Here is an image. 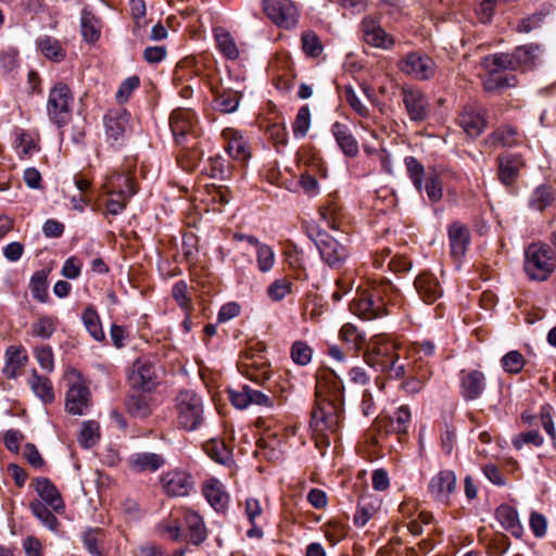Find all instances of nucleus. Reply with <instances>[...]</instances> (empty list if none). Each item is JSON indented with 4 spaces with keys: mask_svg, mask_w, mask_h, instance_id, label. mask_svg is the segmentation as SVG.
Returning <instances> with one entry per match:
<instances>
[{
    "mask_svg": "<svg viewBox=\"0 0 556 556\" xmlns=\"http://www.w3.org/2000/svg\"><path fill=\"white\" fill-rule=\"evenodd\" d=\"M33 296L41 303L48 300V283L47 273L45 270L36 271L30 279L29 283Z\"/></svg>",
    "mask_w": 556,
    "mask_h": 556,
    "instance_id": "53",
    "label": "nucleus"
},
{
    "mask_svg": "<svg viewBox=\"0 0 556 556\" xmlns=\"http://www.w3.org/2000/svg\"><path fill=\"white\" fill-rule=\"evenodd\" d=\"M100 439V426L94 420L84 421L79 435L78 442L84 448H90L94 446Z\"/></svg>",
    "mask_w": 556,
    "mask_h": 556,
    "instance_id": "45",
    "label": "nucleus"
},
{
    "mask_svg": "<svg viewBox=\"0 0 556 556\" xmlns=\"http://www.w3.org/2000/svg\"><path fill=\"white\" fill-rule=\"evenodd\" d=\"M392 292H394L393 286L388 281L374 283L366 289H358L350 303V309L365 320L382 317L387 315L384 298H389Z\"/></svg>",
    "mask_w": 556,
    "mask_h": 556,
    "instance_id": "3",
    "label": "nucleus"
},
{
    "mask_svg": "<svg viewBox=\"0 0 556 556\" xmlns=\"http://www.w3.org/2000/svg\"><path fill=\"white\" fill-rule=\"evenodd\" d=\"M203 494L216 511L220 513L227 508L229 496L217 479H210L203 484Z\"/></svg>",
    "mask_w": 556,
    "mask_h": 556,
    "instance_id": "29",
    "label": "nucleus"
},
{
    "mask_svg": "<svg viewBox=\"0 0 556 556\" xmlns=\"http://www.w3.org/2000/svg\"><path fill=\"white\" fill-rule=\"evenodd\" d=\"M56 328V320L51 316H41L37 321L30 326V333L33 337L41 338L43 340L52 337Z\"/></svg>",
    "mask_w": 556,
    "mask_h": 556,
    "instance_id": "51",
    "label": "nucleus"
},
{
    "mask_svg": "<svg viewBox=\"0 0 556 556\" xmlns=\"http://www.w3.org/2000/svg\"><path fill=\"white\" fill-rule=\"evenodd\" d=\"M140 85V79L138 76H130L123 80L116 91V99L118 102H126L134 90H136Z\"/></svg>",
    "mask_w": 556,
    "mask_h": 556,
    "instance_id": "64",
    "label": "nucleus"
},
{
    "mask_svg": "<svg viewBox=\"0 0 556 556\" xmlns=\"http://www.w3.org/2000/svg\"><path fill=\"white\" fill-rule=\"evenodd\" d=\"M103 187L106 194L112 195L122 194L131 198L137 192L132 176L124 172H114L109 175Z\"/></svg>",
    "mask_w": 556,
    "mask_h": 556,
    "instance_id": "19",
    "label": "nucleus"
},
{
    "mask_svg": "<svg viewBox=\"0 0 556 556\" xmlns=\"http://www.w3.org/2000/svg\"><path fill=\"white\" fill-rule=\"evenodd\" d=\"M340 339L343 341L348 348L355 353H358L363 350L366 338L364 333L352 324H344L340 330Z\"/></svg>",
    "mask_w": 556,
    "mask_h": 556,
    "instance_id": "37",
    "label": "nucleus"
},
{
    "mask_svg": "<svg viewBox=\"0 0 556 556\" xmlns=\"http://www.w3.org/2000/svg\"><path fill=\"white\" fill-rule=\"evenodd\" d=\"M456 490V475L453 470L444 469L433 476L428 484L431 496L441 502L447 503Z\"/></svg>",
    "mask_w": 556,
    "mask_h": 556,
    "instance_id": "15",
    "label": "nucleus"
},
{
    "mask_svg": "<svg viewBox=\"0 0 556 556\" xmlns=\"http://www.w3.org/2000/svg\"><path fill=\"white\" fill-rule=\"evenodd\" d=\"M501 365L506 372L516 375L523 369L526 361L519 351L513 350L502 357Z\"/></svg>",
    "mask_w": 556,
    "mask_h": 556,
    "instance_id": "56",
    "label": "nucleus"
},
{
    "mask_svg": "<svg viewBox=\"0 0 556 556\" xmlns=\"http://www.w3.org/2000/svg\"><path fill=\"white\" fill-rule=\"evenodd\" d=\"M399 67L405 75L419 80L432 78L437 71L434 61L427 54L420 52L407 53L399 63Z\"/></svg>",
    "mask_w": 556,
    "mask_h": 556,
    "instance_id": "11",
    "label": "nucleus"
},
{
    "mask_svg": "<svg viewBox=\"0 0 556 556\" xmlns=\"http://www.w3.org/2000/svg\"><path fill=\"white\" fill-rule=\"evenodd\" d=\"M523 166L522 159L517 154H508L498 157V178L505 186H510L518 177Z\"/></svg>",
    "mask_w": 556,
    "mask_h": 556,
    "instance_id": "30",
    "label": "nucleus"
},
{
    "mask_svg": "<svg viewBox=\"0 0 556 556\" xmlns=\"http://www.w3.org/2000/svg\"><path fill=\"white\" fill-rule=\"evenodd\" d=\"M197 116L192 110L176 109L169 117V126L177 143L181 144L189 135L195 132Z\"/></svg>",
    "mask_w": 556,
    "mask_h": 556,
    "instance_id": "14",
    "label": "nucleus"
},
{
    "mask_svg": "<svg viewBox=\"0 0 556 556\" xmlns=\"http://www.w3.org/2000/svg\"><path fill=\"white\" fill-rule=\"evenodd\" d=\"M103 123L110 146H122L129 128V114L125 110L110 111L104 115Z\"/></svg>",
    "mask_w": 556,
    "mask_h": 556,
    "instance_id": "12",
    "label": "nucleus"
},
{
    "mask_svg": "<svg viewBox=\"0 0 556 556\" xmlns=\"http://www.w3.org/2000/svg\"><path fill=\"white\" fill-rule=\"evenodd\" d=\"M90 404V391L81 382L73 383L66 392L65 408L72 415H84Z\"/></svg>",
    "mask_w": 556,
    "mask_h": 556,
    "instance_id": "17",
    "label": "nucleus"
},
{
    "mask_svg": "<svg viewBox=\"0 0 556 556\" xmlns=\"http://www.w3.org/2000/svg\"><path fill=\"white\" fill-rule=\"evenodd\" d=\"M412 414L406 405L400 406L391 417V428L397 434H406L410 426Z\"/></svg>",
    "mask_w": 556,
    "mask_h": 556,
    "instance_id": "52",
    "label": "nucleus"
},
{
    "mask_svg": "<svg viewBox=\"0 0 556 556\" xmlns=\"http://www.w3.org/2000/svg\"><path fill=\"white\" fill-rule=\"evenodd\" d=\"M172 295L182 309L187 312L191 309L192 302L188 294V285L186 283V281H177L173 286Z\"/></svg>",
    "mask_w": 556,
    "mask_h": 556,
    "instance_id": "59",
    "label": "nucleus"
},
{
    "mask_svg": "<svg viewBox=\"0 0 556 556\" xmlns=\"http://www.w3.org/2000/svg\"><path fill=\"white\" fill-rule=\"evenodd\" d=\"M129 467L137 472L156 471L166 464L162 454L141 452L132 454L128 459Z\"/></svg>",
    "mask_w": 556,
    "mask_h": 556,
    "instance_id": "27",
    "label": "nucleus"
},
{
    "mask_svg": "<svg viewBox=\"0 0 556 556\" xmlns=\"http://www.w3.org/2000/svg\"><path fill=\"white\" fill-rule=\"evenodd\" d=\"M177 428L187 432L199 430L205 421L204 401L193 390L180 391L174 400Z\"/></svg>",
    "mask_w": 556,
    "mask_h": 556,
    "instance_id": "4",
    "label": "nucleus"
},
{
    "mask_svg": "<svg viewBox=\"0 0 556 556\" xmlns=\"http://www.w3.org/2000/svg\"><path fill=\"white\" fill-rule=\"evenodd\" d=\"M545 14L534 13L528 17L522 18L517 25L516 30L520 34H530L542 27Z\"/></svg>",
    "mask_w": 556,
    "mask_h": 556,
    "instance_id": "63",
    "label": "nucleus"
},
{
    "mask_svg": "<svg viewBox=\"0 0 556 556\" xmlns=\"http://www.w3.org/2000/svg\"><path fill=\"white\" fill-rule=\"evenodd\" d=\"M484 65L488 71L503 73L504 71H516L513 53H495L484 59Z\"/></svg>",
    "mask_w": 556,
    "mask_h": 556,
    "instance_id": "44",
    "label": "nucleus"
},
{
    "mask_svg": "<svg viewBox=\"0 0 556 556\" xmlns=\"http://www.w3.org/2000/svg\"><path fill=\"white\" fill-rule=\"evenodd\" d=\"M103 530L96 528V529H88L86 530L83 535V544L84 547L87 549V552L92 556H104L103 552Z\"/></svg>",
    "mask_w": 556,
    "mask_h": 556,
    "instance_id": "41",
    "label": "nucleus"
},
{
    "mask_svg": "<svg viewBox=\"0 0 556 556\" xmlns=\"http://www.w3.org/2000/svg\"><path fill=\"white\" fill-rule=\"evenodd\" d=\"M404 163L407 175L416 190L420 192L425 188L427 197L431 202L440 201L443 195V189L437 170L430 169L426 173L424 165L414 156H406Z\"/></svg>",
    "mask_w": 556,
    "mask_h": 556,
    "instance_id": "7",
    "label": "nucleus"
},
{
    "mask_svg": "<svg viewBox=\"0 0 556 556\" xmlns=\"http://www.w3.org/2000/svg\"><path fill=\"white\" fill-rule=\"evenodd\" d=\"M128 413L135 418H146L152 413L150 399L142 393H134L128 396L126 402Z\"/></svg>",
    "mask_w": 556,
    "mask_h": 556,
    "instance_id": "38",
    "label": "nucleus"
},
{
    "mask_svg": "<svg viewBox=\"0 0 556 556\" xmlns=\"http://www.w3.org/2000/svg\"><path fill=\"white\" fill-rule=\"evenodd\" d=\"M264 12L277 26L286 29L294 27L299 13L291 0H264Z\"/></svg>",
    "mask_w": 556,
    "mask_h": 556,
    "instance_id": "10",
    "label": "nucleus"
},
{
    "mask_svg": "<svg viewBox=\"0 0 556 556\" xmlns=\"http://www.w3.org/2000/svg\"><path fill=\"white\" fill-rule=\"evenodd\" d=\"M486 91H501L508 87L515 86V77L495 71H489L488 77L483 81Z\"/></svg>",
    "mask_w": 556,
    "mask_h": 556,
    "instance_id": "47",
    "label": "nucleus"
},
{
    "mask_svg": "<svg viewBox=\"0 0 556 556\" xmlns=\"http://www.w3.org/2000/svg\"><path fill=\"white\" fill-rule=\"evenodd\" d=\"M35 357L40 367L47 372H52L54 369L53 352L49 345L36 346L34 351Z\"/></svg>",
    "mask_w": 556,
    "mask_h": 556,
    "instance_id": "60",
    "label": "nucleus"
},
{
    "mask_svg": "<svg viewBox=\"0 0 556 556\" xmlns=\"http://www.w3.org/2000/svg\"><path fill=\"white\" fill-rule=\"evenodd\" d=\"M362 29L366 42L374 47L388 49L394 43L393 38L371 17L363 20Z\"/></svg>",
    "mask_w": 556,
    "mask_h": 556,
    "instance_id": "22",
    "label": "nucleus"
},
{
    "mask_svg": "<svg viewBox=\"0 0 556 556\" xmlns=\"http://www.w3.org/2000/svg\"><path fill=\"white\" fill-rule=\"evenodd\" d=\"M402 359L406 361L408 358L414 357L415 359H419L422 356L430 357L434 354L435 346L430 341H424L420 343H414L410 349H407L402 345Z\"/></svg>",
    "mask_w": 556,
    "mask_h": 556,
    "instance_id": "54",
    "label": "nucleus"
},
{
    "mask_svg": "<svg viewBox=\"0 0 556 556\" xmlns=\"http://www.w3.org/2000/svg\"><path fill=\"white\" fill-rule=\"evenodd\" d=\"M311 128V110L307 104L301 106L292 123V134L295 139H303Z\"/></svg>",
    "mask_w": 556,
    "mask_h": 556,
    "instance_id": "46",
    "label": "nucleus"
},
{
    "mask_svg": "<svg viewBox=\"0 0 556 556\" xmlns=\"http://www.w3.org/2000/svg\"><path fill=\"white\" fill-rule=\"evenodd\" d=\"M402 350V344L396 340L377 334L367 343L364 359L368 366L390 379H404L401 387L407 394L419 393L432 377V370L421 357L413 363L403 361Z\"/></svg>",
    "mask_w": 556,
    "mask_h": 556,
    "instance_id": "1",
    "label": "nucleus"
},
{
    "mask_svg": "<svg viewBox=\"0 0 556 556\" xmlns=\"http://www.w3.org/2000/svg\"><path fill=\"white\" fill-rule=\"evenodd\" d=\"M485 389V376L482 371L471 369L460 374V394L466 401L478 399Z\"/></svg>",
    "mask_w": 556,
    "mask_h": 556,
    "instance_id": "18",
    "label": "nucleus"
},
{
    "mask_svg": "<svg viewBox=\"0 0 556 556\" xmlns=\"http://www.w3.org/2000/svg\"><path fill=\"white\" fill-rule=\"evenodd\" d=\"M331 130L345 155L355 156L358 153V143L346 125L336 122Z\"/></svg>",
    "mask_w": 556,
    "mask_h": 556,
    "instance_id": "36",
    "label": "nucleus"
},
{
    "mask_svg": "<svg viewBox=\"0 0 556 556\" xmlns=\"http://www.w3.org/2000/svg\"><path fill=\"white\" fill-rule=\"evenodd\" d=\"M74 96L70 87L59 81L49 92L47 102V114L49 119L58 127L66 126L73 112Z\"/></svg>",
    "mask_w": 556,
    "mask_h": 556,
    "instance_id": "6",
    "label": "nucleus"
},
{
    "mask_svg": "<svg viewBox=\"0 0 556 556\" xmlns=\"http://www.w3.org/2000/svg\"><path fill=\"white\" fill-rule=\"evenodd\" d=\"M315 378V446H328L330 440L325 432L334 433L339 427L340 392L337 387L326 391L319 378Z\"/></svg>",
    "mask_w": 556,
    "mask_h": 556,
    "instance_id": "2",
    "label": "nucleus"
},
{
    "mask_svg": "<svg viewBox=\"0 0 556 556\" xmlns=\"http://www.w3.org/2000/svg\"><path fill=\"white\" fill-rule=\"evenodd\" d=\"M315 245L319 251L321 260L331 267L339 265L346 256L344 247L323 231L317 232Z\"/></svg>",
    "mask_w": 556,
    "mask_h": 556,
    "instance_id": "16",
    "label": "nucleus"
},
{
    "mask_svg": "<svg viewBox=\"0 0 556 556\" xmlns=\"http://www.w3.org/2000/svg\"><path fill=\"white\" fill-rule=\"evenodd\" d=\"M554 191L552 187L547 185H541L536 187L531 193L529 205L538 211H544L546 207L552 205L554 202Z\"/></svg>",
    "mask_w": 556,
    "mask_h": 556,
    "instance_id": "42",
    "label": "nucleus"
},
{
    "mask_svg": "<svg viewBox=\"0 0 556 556\" xmlns=\"http://www.w3.org/2000/svg\"><path fill=\"white\" fill-rule=\"evenodd\" d=\"M292 283L286 279H276L268 288L267 295L273 301H281L291 292Z\"/></svg>",
    "mask_w": 556,
    "mask_h": 556,
    "instance_id": "58",
    "label": "nucleus"
},
{
    "mask_svg": "<svg viewBox=\"0 0 556 556\" xmlns=\"http://www.w3.org/2000/svg\"><path fill=\"white\" fill-rule=\"evenodd\" d=\"M155 362L150 357H139L131 366L129 382L134 389L153 391L159 384Z\"/></svg>",
    "mask_w": 556,
    "mask_h": 556,
    "instance_id": "8",
    "label": "nucleus"
},
{
    "mask_svg": "<svg viewBox=\"0 0 556 556\" xmlns=\"http://www.w3.org/2000/svg\"><path fill=\"white\" fill-rule=\"evenodd\" d=\"M312 355L313 351L307 344L301 341L293 343L291 349V358L295 364L302 366L307 365L312 359Z\"/></svg>",
    "mask_w": 556,
    "mask_h": 556,
    "instance_id": "61",
    "label": "nucleus"
},
{
    "mask_svg": "<svg viewBox=\"0 0 556 556\" xmlns=\"http://www.w3.org/2000/svg\"><path fill=\"white\" fill-rule=\"evenodd\" d=\"M35 490L41 500L55 513H62L64 503L56 486L48 478H37L35 480Z\"/></svg>",
    "mask_w": 556,
    "mask_h": 556,
    "instance_id": "24",
    "label": "nucleus"
},
{
    "mask_svg": "<svg viewBox=\"0 0 556 556\" xmlns=\"http://www.w3.org/2000/svg\"><path fill=\"white\" fill-rule=\"evenodd\" d=\"M496 519L501 526L514 536L520 538L523 533L518 513L509 505H501L496 509Z\"/></svg>",
    "mask_w": 556,
    "mask_h": 556,
    "instance_id": "34",
    "label": "nucleus"
},
{
    "mask_svg": "<svg viewBox=\"0 0 556 556\" xmlns=\"http://www.w3.org/2000/svg\"><path fill=\"white\" fill-rule=\"evenodd\" d=\"M37 47L40 52L49 60L61 62L65 58V51L60 41L50 36H43L38 39Z\"/></svg>",
    "mask_w": 556,
    "mask_h": 556,
    "instance_id": "39",
    "label": "nucleus"
},
{
    "mask_svg": "<svg viewBox=\"0 0 556 556\" xmlns=\"http://www.w3.org/2000/svg\"><path fill=\"white\" fill-rule=\"evenodd\" d=\"M83 321L87 331L96 341L101 342L104 340L105 334L102 329L100 317L92 305L85 308L83 313Z\"/></svg>",
    "mask_w": 556,
    "mask_h": 556,
    "instance_id": "40",
    "label": "nucleus"
},
{
    "mask_svg": "<svg viewBox=\"0 0 556 556\" xmlns=\"http://www.w3.org/2000/svg\"><path fill=\"white\" fill-rule=\"evenodd\" d=\"M415 289L420 299L428 304L434 303L443 294L438 278L431 273H421L415 279Z\"/></svg>",
    "mask_w": 556,
    "mask_h": 556,
    "instance_id": "20",
    "label": "nucleus"
},
{
    "mask_svg": "<svg viewBox=\"0 0 556 556\" xmlns=\"http://www.w3.org/2000/svg\"><path fill=\"white\" fill-rule=\"evenodd\" d=\"M458 124L471 138L479 137L485 128L484 116L472 106H466L458 117Z\"/></svg>",
    "mask_w": 556,
    "mask_h": 556,
    "instance_id": "25",
    "label": "nucleus"
},
{
    "mask_svg": "<svg viewBox=\"0 0 556 556\" xmlns=\"http://www.w3.org/2000/svg\"><path fill=\"white\" fill-rule=\"evenodd\" d=\"M227 146V153L235 160L245 161L249 157L247 141L242 134L233 128H226L223 130Z\"/></svg>",
    "mask_w": 556,
    "mask_h": 556,
    "instance_id": "31",
    "label": "nucleus"
},
{
    "mask_svg": "<svg viewBox=\"0 0 556 556\" xmlns=\"http://www.w3.org/2000/svg\"><path fill=\"white\" fill-rule=\"evenodd\" d=\"M29 508L33 515L36 518H38L45 527H47L50 530L56 529L59 525L58 519L54 516V514L50 509H48L47 504L38 500H34L33 502H30Z\"/></svg>",
    "mask_w": 556,
    "mask_h": 556,
    "instance_id": "48",
    "label": "nucleus"
},
{
    "mask_svg": "<svg viewBox=\"0 0 556 556\" xmlns=\"http://www.w3.org/2000/svg\"><path fill=\"white\" fill-rule=\"evenodd\" d=\"M543 437L539 433L538 430H530L527 432L519 433L514 440L513 445L517 450H521L526 444H532L536 447L543 444Z\"/></svg>",
    "mask_w": 556,
    "mask_h": 556,
    "instance_id": "62",
    "label": "nucleus"
},
{
    "mask_svg": "<svg viewBox=\"0 0 556 556\" xmlns=\"http://www.w3.org/2000/svg\"><path fill=\"white\" fill-rule=\"evenodd\" d=\"M28 386L43 404H49L54 401V392L51 381L47 377L39 375L35 369L28 378Z\"/></svg>",
    "mask_w": 556,
    "mask_h": 556,
    "instance_id": "35",
    "label": "nucleus"
},
{
    "mask_svg": "<svg viewBox=\"0 0 556 556\" xmlns=\"http://www.w3.org/2000/svg\"><path fill=\"white\" fill-rule=\"evenodd\" d=\"M97 18L91 11L84 9L80 16L81 35L88 42H94L100 37V30L97 27Z\"/></svg>",
    "mask_w": 556,
    "mask_h": 556,
    "instance_id": "49",
    "label": "nucleus"
},
{
    "mask_svg": "<svg viewBox=\"0 0 556 556\" xmlns=\"http://www.w3.org/2000/svg\"><path fill=\"white\" fill-rule=\"evenodd\" d=\"M275 260V252L268 244L261 242L256 247V262L260 271L267 273L271 270Z\"/></svg>",
    "mask_w": 556,
    "mask_h": 556,
    "instance_id": "55",
    "label": "nucleus"
},
{
    "mask_svg": "<svg viewBox=\"0 0 556 556\" xmlns=\"http://www.w3.org/2000/svg\"><path fill=\"white\" fill-rule=\"evenodd\" d=\"M403 103L413 122H422L429 115V102L425 93L413 86L402 88Z\"/></svg>",
    "mask_w": 556,
    "mask_h": 556,
    "instance_id": "13",
    "label": "nucleus"
},
{
    "mask_svg": "<svg viewBox=\"0 0 556 556\" xmlns=\"http://www.w3.org/2000/svg\"><path fill=\"white\" fill-rule=\"evenodd\" d=\"M162 491L170 497L187 496L194 485L189 471L182 468H173L160 476Z\"/></svg>",
    "mask_w": 556,
    "mask_h": 556,
    "instance_id": "9",
    "label": "nucleus"
},
{
    "mask_svg": "<svg viewBox=\"0 0 556 556\" xmlns=\"http://www.w3.org/2000/svg\"><path fill=\"white\" fill-rule=\"evenodd\" d=\"M521 136L517 129L513 126L505 125L494 130L489 138L486 143L492 148L498 147H515L520 144Z\"/></svg>",
    "mask_w": 556,
    "mask_h": 556,
    "instance_id": "33",
    "label": "nucleus"
},
{
    "mask_svg": "<svg viewBox=\"0 0 556 556\" xmlns=\"http://www.w3.org/2000/svg\"><path fill=\"white\" fill-rule=\"evenodd\" d=\"M214 94L215 110L228 114L237 111L242 91L233 87H220L214 90Z\"/></svg>",
    "mask_w": 556,
    "mask_h": 556,
    "instance_id": "26",
    "label": "nucleus"
},
{
    "mask_svg": "<svg viewBox=\"0 0 556 556\" xmlns=\"http://www.w3.org/2000/svg\"><path fill=\"white\" fill-rule=\"evenodd\" d=\"M184 522L188 529L189 542L200 545L207 539V529L203 517L195 510L186 508L184 510Z\"/></svg>",
    "mask_w": 556,
    "mask_h": 556,
    "instance_id": "23",
    "label": "nucleus"
},
{
    "mask_svg": "<svg viewBox=\"0 0 556 556\" xmlns=\"http://www.w3.org/2000/svg\"><path fill=\"white\" fill-rule=\"evenodd\" d=\"M555 270L554 253L545 243H532L525 251V271L531 280L544 281Z\"/></svg>",
    "mask_w": 556,
    "mask_h": 556,
    "instance_id": "5",
    "label": "nucleus"
},
{
    "mask_svg": "<svg viewBox=\"0 0 556 556\" xmlns=\"http://www.w3.org/2000/svg\"><path fill=\"white\" fill-rule=\"evenodd\" d=\"M517 70L532 68L542 54V47L538 43H528L516 48L513 52Z\"/></svg>",
    "mask_w": 556,
    "mask_h": 556,
    "instance_id": "32",
    "label": "nucleus"
},
{
    "mask_svg": "<svg viewBox=\"0 0 556 556\" xmlns=\"http://www.w3.org/2000/svg\"><path fill=\"white\" fill-rule=\"evenodd\" d=\"M447 235L452 256L455 260L462 258L465 255L470 241V232L468 228L462 223L455 222L450 225Z\"/></svg>",
    "mask_w": 556,
    "mask_h": 556,
    "instance_id": "21",
    "label": "nucleus"
},
{
    "mask_svg": "<svg viewBox=\"0 0 556 556\" xmlns=\"http://www.w3.org/2000/svg\"><path fill=\"white\" fill-rule=\"evenodd\" d=\"M215 40L218 51L229 60H236L239 56V49L235 39L228 31L223 29L215 33Z\"/></svg>",
    "mask_w": 556,
    "mask_h": 556,
    "instance_id": "43",
    "label": "nucleus"
},
{
    "mask_svg": "<svg viewBox=\"0 0 556 556\" xmlns=\"http://www.w3.org/2000/svg\"><path fill=\"white\" fill-rule=\"evenodd\" d=\"M206 454L219 464H227L231 459V452L223 441L213 439L205 443Z\"/></svg>",
    "mask_w": 556,
    "mask_h": 556,
    "instance_id": "50",
    "label": "nucleus"
},
{
    "mask_svg": "<svg viewBox=\"0 0 556 556\" xmlns=\"http://www.w3.org/2000/svg\"><path fill=\"white\" fill-rule=\"evenodd\" d=\"M5 365L2 369L3 375L8 379L17 377V372L26 365L27 354L21 345H10L4 353Z\"/></svg>",
    "mask_w": 556,
    "mask_h": 556,
    "instance_id": "28",
    "label": "nucleus"
},
{
    "mask_svg": "<svg viewBox=\"0 0 556 556\" xmlns=\"http://www.w3.org/2000/svg\"><path fill=\"white\" fill-rule=\"evenodd\" d=\"M245 367L244 375L258 384H264L270 378V371L265 363L256 365L255 363H244L241 365Z\"/></svg>",
    "mask_w": 556,
    "mask_h": 556,
    "instance_id": "57",
    "label": "nucleus"
}]
</instances>
